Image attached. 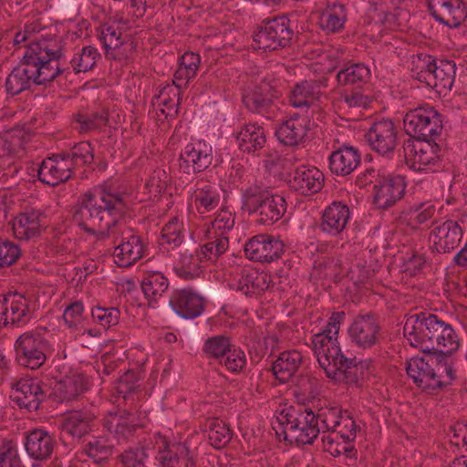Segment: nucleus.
I'll use <instances>...</instances> for the list:
<instances>
[{
  "instance_id": "obj_1",
  "label": "nucleus",
  "mask_w": 467,
  "mask_h": 467,
  "mask_svg": "<svg viewBox=\"0 0 467 467\" xmlns=\"http://www.w3.org/2000/svg\"><path fill=\"white\" fill-rule=\"evenodd\" d=\"M127 210L125 192L116 190L112 184L98 185L78 198L73 207V222L83 231L102 238L113 235V256L120 267H129L146 255L147 243L133 228L120 226Z\"/></svg>"
},
{
  "instance_id": "obj_2",
  "label": "nucleus",
  "mask_w": 467,
  "mask_h": 467,
  "mask_svg": "<svg viewBox=\"0 0 467 467\" xmlns=\"http://www.w3.org/2000/svg\"><path fill=\"white\" fill-rule=\"evenodd\" d=\"M65 44L60 37H46L30 43L19 64L13 68L5 80V91L16 96L30 89L32 85H47L65 79L70 68L64 60Z\"/></svg>"
},
{
  "instance_id": "obj_3",
  "label": "nucleus",
  "mask_w": 467,
  "mask_h": 467,
  "mask_svg": "<svg viewBox=\"0 0 467 467\" xmlns=\"http://www.w3.org/2000/svg\"><path fill=\"white\" fill-rule=\"evenodd\" d=\"M346 317L344 311L334 312L325 328L311 337V345L317 361L332 379L343 376L347 383L358 384L360 379L371 375L372 360H357L347 358L337 341L340 325Z\"/></svg>"
},
{
  "instance_id": "obj_4",
  "label": "nucleus",
  "mask_w": 467,
  "mask_h": 467,
  "mask_svg": "<svg viewBox=\"0 0 467 467\" xmlns=\"http://www.w3.org/2000/svg\"><path fill=\"white\" fill-rule=\"evenodd\" d=\"M276 420L282 426L284 440L297 446L311 445L321 432L316 413L303 406H290L283 409Z\"/></svg>"
},
{
  "instance_id": "obj_5",
  "label": "nucleus",
  "mask_w": 467,
  "mask_h": 467,
  "mask_svg": "<svg viewBox=\"0 0 467 467\" xmlns=\"http://www.w3.org/2000/svg\"><path fill=\"white\" fill-rule=\"evenodd\" d=\"M296 33L293 22L286 16L264 20L254 33L255 49L271 52L292 45Z\"/></svg>"
},
{
  "instance_id": "obj_6",
  "label": "nucleus",
  "mask_w": 467,
  "mask_h": 467,
  "mask_svg": "<svg viewBox=\"0 0 467 467\" xmlns=\"http://www.w3.org/2000/svg\"><path fill=\"white\" fill-rule=\"evenodd\" d=\"M400 136L399 126L385 118L371 121L364 135L370 150L386 159L394 157Z\"/></svg>"
},
{
  "instance_id": "obj_7",
  "label": "nucleus",
  "mask_w": 467,
  "mask_h": 467,
  "mask_svg": "<svg viewBox=\"0 0 467 467\" xmlns=\"http://www.w3.org/2000/svg\"><path fill=\"white\" fill-rule=\"evenodd\" d=\"M438 138L413 140L406 139L402 142L399 157L403 158L407 165L419 171H436L438 161Z\"/></svg>"
},
{
  "instance_id": "obj_8",
  "label": "nucleus",
  "mask_w": 467,
  "mask_h": 467,
  "mask_svg": "<svg viewBox=\"0 0 467 467\" xmlns=\"http://www.w3.org/2000/svg\"><path fill=\"white\" fill-rule=\"evenodd\" d=\"M14 348L16 361L19 366L37 369L47 361L50 345L42 335L27 331L16 338Z\"/></svg>"
},
{
  "instance_id": "obj_9",
  "label": "nucleus",
  "mask_w": 467,
  "mask_h": 467,
  "mask_svg": "<svg viewBox=\"0 0 467 467\" xmlns=\"http://www.w3.org/2000/svg\"><path fill=\"white\" fill-rule=\"evenodd\" d=\"M437 117L438 111L431 106H421L408 111L403 118V124L409 139L438 138Z\"/></svg>"
},
{
  "instance_id": "obj_10",
  "label": "nucleus",
  "mask_w": 467,
  "mask_h": 467,
  "mask_svg": "<svg viewBox=\"0 0 467 467\" xmlns=\"http://www.w3.org/2000/svg\"><path fill=\"white\" fill-rule=\"evenodd\" d=\"M11 387L10 400L15 406L28 412L37 411L47 398V390L35 379H20L12 383Z\"/></svg>"
},
{
  "instance_id": "obj_11",
  "label": "nucleus",
  "mask_w": 467,
  "mask_h": 467,
  "mask_svg": "<svg viewBox=\"0 0 467 467\" xmlns=\"http://www.w3.org/2000/svg\"><path fill=\"white\" fill-rule=\"evenodd\" d=\"M155 460L161 467H196L191 450L182 442L170 443L160 433L154 435Z\"/></svg>"
},
{
  "instance_id": "obj_12",
  "label": "nucleus",
  "mask_w": 467,
  "mask_h": 467,
  "mask_svg": "<svg viewBox=\"0 0 467 467\" xmlns=\"http://www.w3.org/2000/svg\"><path fill=\"white\" fill-rule=\"evenodd\" d=\"M213 148L205 140H199L188 143L181 151L178 161L181 172L198 174L213 163Z\"/></svg>"
},
{
  "instance_id": "obj_13",
  "label": "nucleus",
  "mask_w": 467,
  "mask_h": 467,
  "mask_svg": "<svg viewBox=\"0 0 467 467\" xmlns=\"http://www.w3.org/2000/svg\"><path fill=\"white\" fill-rule=\"evenodd\" d=\"M348 335L351 343L363 349L379 344L382 336L378 317L372 313L357 316L348 327Z\"/></svg>"
},
{
  "instance_id": "obj_14",
  "label": "nucleus",
  "mask_w": 467,
  "mask_h": 467,
  "mask_svg": "<svg viewBox=\"0 0 467 467\" xmlns=\"http://www.w3.org/2000/svg\"><path fill=\"white\" fill-rule=\"evenodd\" d=\"M31 318L29 299L23 294L9 293L0 300V327H22Z\"/></svg>"
},
{
  "instance_id": "obj_15",
  "label": "nucleus",
  "mask_w": 467,
  "mask_h": 467,
  "mask_svg": "<svg viewBox=\"0 0 467 467\" xmlns=\"http://www.w3.org/2000/svg\"><path fill=\"white\" fill-rule=\"evenodd\" d=\"M284 251L285 244L278 236L265 234L253 236L244 245L246 257L254 262H274Z\"/></svg>"
},
{
  "instance_id": "obj_16",
  "label": "nucleus",
  "mask_w": 467,
  "mask_h": 467,
  "mask_svg": "<svg viewBox=\"0 0 467 467\" xmlns=\"http://www.w3.org/2000/svg\"><path fill=\"white\" fill-rule=\"evenodd\" d=\"M104 429L112 436L118 444L131 441L140 427L139 418L131 412L118 410L109 412L103 419Z\"/></svg>"
},
{
  "instance_id": "obj_17",
  "label": "nucleus",
  "mask_w": 467,
  "mask_h": 467,
  "mask_svg": "<svg viewBox=\"0 0 467 467\" xmlns=\"http://www.w3.org/2000/svg\"><path fill=\"white\" fill-rule=\"evenodd\" d=\"M405 189L404 176L384 171L375 182L374 202L379 208L387 209L403 197Z\"/></svg>"
},
{
  "instance_id": "obj_18",
  "label": "nucleus",
  "mask_w": 467,
  "mask_h": 467,
  "mask_svg": "<svg viewBox=\"0 0 467 467\" xmlns=\"http://www.w3.org/2000/svg\"><path fill=\"white\" fill-rule=\"evenodd\" d=\"M438 367V356H422L411 358L406 367L407 374L425 391L432 393L438 389L436 368Z\"/></svg>"
},
{
  "instance_id": "obj_19",
  "label": "nucleus",
  "mask_w": 467,
  "mask_h": 467,
  "mask_svg": "<svg viewBox=\"0 0 467 467\" xmlns=\"http://www.w3.org/2000/svg\"><path fill=\"white\" fill-rule=\"evenodd\" d=\"M326 81L320 79H305L296 83L288 94V103L296 109L307 112L317 107L324 95L323 88Z\"/></svg>"
},
{
  "instance_id": "obj_20",
  "label": "nucleus",
  "mask_w": 467,
  "mask_h": 467,
  "mask_svg": "<svg viewBox=\"0 0 467 467\" xmlns=\"http://www.w3.org/2000/svg\"><path fill=\"white\" fill-rule=\"evenodd\" d=\"M36 172L38 180L47 185L55 187L68 181L74 176L70 164L61 152L52 154L42 161L37 168H32Z\"/></svg>"
},
{
  "instance_id": "obj_21",
  "label": "nucleus",
  "mask_w": 467,
  "mask_h": 467,
  "mask_svg": "<svg viewBox=\"0 0 467 467\" xmlns=\"http://www.w3.org/2000/svg\"><path fill=\"white\" fill-rule=\"evenodd\" d=\"M290 176V189L304 196L319 192L325 184L324 173L315 166L301 165Z\"/></svg>"
},
{
  "instance_id": "obj_22",
  "label": "nucleus",
  "mask_w": 467,
  "mask_h": 467,
  "mask_svg": "<svg viewBox=\"0 0 467 467\" xmlns=\"http://www.w3.org/2000/svg\"><path fill=\"white\" fill-rule=\"evenodd\" d=\"M350 219L349 207L342 202H332L322 212L318 229L332 237L340 236Z\"/></svg>"
},
{
  "instance_id": "obj_23",
  "label": "nucleus",
  "mask_w": 467,
  "mask_h": 467,
  "mask_svg": "<svg viewBox=\"0 0 467 467\" xmlns=\"http://www.w3.org/2000/svg\"><path fill=\"white\" fill-rule=\"evenodd\" d=\"M271 275L257 269L244 267L234 278L232 287L246 296H256L270 288Z\"/></svg>"
},
{
  "instance_id": "obj_24",
  "label": "nucleus",
  "mask_w": 467,
  "mask_h": 467,
  "mask_svg": "<svg viewBox=\"0 0 467 467\" xmlns=\"http://www.w3.org/2000/svg\"><path fill=\"white\" fill-rule=\"evenodd\" d=\"M169 303L172 310L184 319H194L204 311V298L191 289L173 291Z\"/></svg>"
},
{
  "instance_id": "obj_25",
  "label": "nucleus",
  "mask_w": 467,
  "mask_h": 467,
  "mask_svg": "<svg viewBox=\"0 0 467 467\" xmlns=\"http://www.w3.org/2000/svg\"><path fill=\"white\" fill-rule=\"evenodd\" d=\"M309 118L298 113L292 114L275 130L277 140L285 146L296 147L305 142L307 135Z\"/></svg>"
},
{
  "instance_id": "obj_26",
  "label": "nucleus",
  "mask_w": 467,
  "mask_h": 467,
  "mask_svg": "<svg viewBox=\"0 0 467 467\" xmlns=\"http://www.w3.org/2000/svg\"><path fill=\"white\" fill-rule=\"evenodd\" d=\"M97 416L96 408L73 410L63 419L61 431L73 439L80 440L92 431Z\"/></svg>"
},
{
  "instance_id": "obj_27",
  "label": "nucleus",
  "mask_w": 467,
  "mask_h": 467,
  "mask_svg": "<svg viewBox=\"0 0 467 467\" xmlns=\"http://www.w3.org/2000/svg\"><path fill=\"white\" fill-rule=\"evenodd\" d=\"M242 101L250 112L259 114L267 119H275L279 110L271 96L265 93L258 86L245 88L242 95Z\"/></svg>"
},
{
  "instance_id": "obj_28",
  "label": "nucleus",
  "mask_w": 467,
  "mask_h": 467,
  "mask_svg": "<svg viewBox=\"0 0 467 467\" xmlns=\"http://www.w3.org/2000/svg\"><path fill=\"white\" fill-rule=\"evenodd\" d=\"M361 163V154L358 149L343 145L330 153L328 167L331 173L345 177L351 174Z\"/></svg>"
},
{
  "instance_id": "obj_29",
  "label": "nucleus",
  "mask_w": 467,
  "mask_h": 467,
  "mask_svg": "<svg viewBox=\"0 0 467 467\" xmlns=\"http://www.w3.org/2000/svg\"><path fill=\"white\" fill-rule=\"evenodd\" d=\"M24 445L32 459L43 461L52 455L56 440L45 429H34L26 432Z\"/></svg>"
},
{
  "instance_id": "obj_30",
  "label": "nucleus",
  "mask_w": 467,
  "mask_h": 467,
  "mask_svg": "<svg viewBox=\"0 0 467 467\" xmlns=\"http://www.w3.org/2000/svg\"><path fill=\"white\" fill-rule=\"evenodd\" d=\"M348 20L347 5L332 1L327 2L326 7L320 12L318 26L326 34H337L343 31Z\"/></svg>"
},
{
  "instance_id": "obj_31",
  "label": "nucleus",
  "mask_w": 467,
  "mask_h": 467,
  "mask_svg": "<svg viewBox=\"0 0 467 467\" xmlns=\"http://www.w3.org/2000/svg\"><path fill=\"white\" fill-rule=\"evenodd\" d=\"M156 450L152 438L130 446L115 458L117 467H148V460Z\"/></svg>"
},
{
  "instance_id": "obj_32",
  "label": "nucleus",
  "mask_w": 467,
  "mask_h": 467,
  "mask_svg": "<svg viewBox=\"0 0 467 467\" xmlns=\"http://www.w3.org/2000/svg\"><path fill=\"white\" fill-rule=\"evenodd\" d=\"M304 356L298 350H285L281 352L273 361L271 371L281 383L288 382L302 365Z\"/></svg>"
},
{
  "instance_id": "obj_33",
  "label": "nucleus",
  "mask_w": 467,
  "mask_h": 467,
  "mask_svg": "<svg viewBox=\"0 0 467 467\" xmlns=\"http://www.w3.org/2000/svg\"><path fill=\"white\" fill-rule=\"evenodd\" d=\"M47 216L38 209H26L16 216L13 223L15 233L22 239H29L36 235L39 230L44 227Z\"/></svg>"
},
{
  "instance_id": "obj_34",
  "label": "nucleus",
  "mask_w": 467,
  "mask_h": 467,
  "mask_svg": "<svg viewBox=\"0 0 467 467\" xmlns=\"http://www.w3.org/2000/svg\"><path fill=\"white\" fill-rule=\"evenodd\" d=\"M88 389V382L81 375H74L55 384L49 396L57 402L63 403L76 400Z\"/></svg>"
},
{
  "instance_id": "obj_35",
  "label": "nucleus",
  "mask_w": 467,
  "mask_h": 467,
  "mask_svg": "<svg viewBox=\"0 0 467 467\" xmlns=\"http://www.w3.org/2000/svg\"><path fill=\"white\" fill-rule=\"evenodd\" d=\"M236 141L243 152L256 154L266 143L265 130L256 123L246 124L237 133Z\"/></svg>"
},
{
  "instance_id": "obj_36",
  "label": "nucleus",
  "mask_w": 467,
  "mask_h": 467,
  "mask_svg": "<svg viewBox=\"0 0 467 467\" xmlns=\"http://www.w3.org/2000/svg\"><path fill=\"white\" fill-rule=\"evenodd\" d=\"M285 212V199L282 195L274 192L271 198L265 200L252 215H255L256 222L259 224L269 226L281 220Z\"/></svg>"
},
{
  "instance_id": "obj_37",
  "label": "nucleus",
  "mask_w": 467,
  "mask_h": 467,
  "mask_svg": "<svg viewBox=\"0 0 467 467\" xmlns=\"http://www.w3.org/2000/svg\"><path fill=\"white\" fill-rule=\"evenodd\" d=\"M370 76V69L364 63L344 66L337 72V88H362Z\"/></svg>"
},
{
  "instance_id": "obj_38",
  "label": "nucleus",
  "mask_w": 467,
  "mask_h": 467,
  "mask_svg": "<svg viewBox=\"0 0 467 467\" xmlns=\"http://www.w3.org/2000/svg\"><path fill=\"white\" fill-rule=\"evenodd\" d=\"M114 445L104 436H96L85 443L77 452L78 455H86L95 464L105 467L109 463L113 454Z\"/></svg>"
},
{
  "instance_id": "obj_39",
  "label": "nucleus",
  "mask_w": 467,
  "mask_h": 467,
  "mask_svg": "<svg viewBox=\"0 0 467 467\" xmlns=\"http://www.w3.org/2000/svg\"><path fill=\"white\" fill-rule=\"evenodd\" d=\"M201 56L198 53L187 51L179 57L178 67L172 82L178 88H187L200 68Z\"/></svg>"
},
{
  "instance_id": "obj_40",
  "label": "nucleus",
  "mask_w": 467,
  "mask_h": 467,
  "mask_svg": "<svg viewBox=\"0 0 467 467\" xmlns=\"http://www.w3.org/2000/svg\"><path fill=\"white\" fill-rule=\"evenodd\" d=\"M273 191L262 182H255L241 190V209L252 215L257 208L271 198Z\"/></svg>"
},
{
  "instance_id": "obj_41",
  "label": "nucleus",
  "mask_w": 467,
  "mask_h": 467,
  "mask_svg": "<svg viewBox=\"0 0 467 467\" xmlns=\"http://www.w3.org/2000/svg\"><path fill=\"white\" fill-rule=\"evenodd\" d=\"M140 286L149 305L155 307L154 305L168 290L169 281L161 272H148L142 278Z\"/></svg>"
},
{
  "instance_id": "obj_42",
  "label": "nucleus",
  "mask_w": 467,
  "mask_h": 467,
  "mask_svg": "<svg viewBox=\"0 0 467 467\" xmlns=\"http://www.w3.org/2000/svg\"><path fill=\"white\" fill-rule=\"evenodd\" d=\"M208 241L197 249L196 256L201 262H215L229 247L228 236L223 234H211L207 232Z\"/></svg>"
},
{
  "instance_id": "obj_43",
  "label": "nucleus",
  "mask_w": 467,
  "mask_h": 467,
  "mask_svg": "<svg viewBox=\"0 0 467 467\" xmlns=\"http://www.w3.org/2000/svg\"><path fill=\"white\" fill-rule=\"evenodd\" d=\"M67 161L70 164V169L75 174L77 169L89 165L94 161V148L88 141H81L75 144L72 148L61 152Z\"/></svg>"
},
{
  "instance_id": "obj_44",
  "label": "nucleus",
  "mask_w": 467,
  "mask_h": 467,
  "mask_svg": "<svg viewBox=\"0 0 467 467\" xmlns=\"http://www.w3.org/2000/svg\"><path fill=\"white\" fill-rule=\"evenodd\" d=\"M233 344V338L225 334L213 335L204 340L202 352L207 359L219 362L231 350Z\"/></svg>"
},
{
  "instance_id": "obj_45",
  "label": "nucleus",
  "mask_w": 467,
  "mask_h": 467,
  "mask_svg": "<svg viewBox=\"0 0 467 467\" xmlns=\"http://www.w3.org/2000/svg\"><path fill=\"white\" fill-rule=\"evenodd\" d=\"M221 194L215 185L205 183L194 192V205L199 213H209L219 206Z\"/></svg>"
},
{
  "instance_id": "obj_46",
  "label": "nucleus",
  "mask_w": 467,
  "mask_h": 467,
  "mask_svg": "<svg viewBox=\"0 0 467 467\" xmlns=\"http://www.w3.org/2000/svg\"><path fill=\"white\" fill-rule=\"evenodd\" d=\"M208 439L211 444L221 449L227 445L233 437V431L229 425L218 418L210 419L206 424Z\"/></svg>"
},
{
  "instance_id": "obj_47",
  "label": "nucleus",
  "mask_w": 467,
  "mask_h": 467,
  "mask_svg": "<svg viewBox=\"0 0 467 467\" xmlns=\"http://www.w3.org/2000/svg\"><path fill=\"white\" fill-rule=\"evenodd\" d=\"M462 237L461 226L454 221L447 220L440 225V249L450 253L456 249Z\"/></svg>"
},
{
  "instance_id": "obj_48",
  "label": "nucleus",
  "mask_w": 467,
  "mask_h": 467,
  "mask_svg": "<svg viewBox=\"0 0 467 467\" xmlns=\"http://www.w3.org/2000/svg\"><path fill=\"white\" fill-rule=\"evenodd\" d=\"M201 260L196 256V253L181 254L178 264L174 266L175 274L185 280H192L200 276L202 273Z\"/></svg>"
},
{
  "instance_id": "obj_49",
  "label": "nucleus",
  "mask_w": 467,
  "mask_h": 467,
  "mask_svg": "<svg viewBox=\"0 0 467 467\" xmlns=\"http://www.w3.org/2000/svg\"><path fill=\"white\" fill-rule=\"evenodd\" d=\"M99 57L100 54L96 47L86 46L73 56L69 63L75 73L87 72L95 67Z\"/></svg>"
},
{
  "instance_id": "obj_50",
  "label": "nucleus",
  "mask_w": 467,
  "mask_h": 467,
  "mask_svg": "<svg viewBox=\"0 0 467 467\" xmlns=\"http://www.w3.org/2000/svg\"><path fill=\"white\" fill-rule=\"evenodd\" d=\"M338 101L346 107L367 109L371 103L368 96L363 93L362 88H337Z\"/></svg>"
},
{
  "instance_id": "obj_51",
  "label": "nucleus",
  "mask_w": 467,
  "mask_h": 467,
  "mask_svg": "<svg viewBox=\"0 0 467 467\" xmlns=\"http://www.w3.org/2000/svg\"><path fill=\"white\" fill-rule=\"evenodd\" d=\"M360 427L356 423L355 420L350 416L348 410H344L334 431L337 438H340L344 443H353L357 437V431Z\"/></svg>"
},
{
  "instance_id": "obj_52",
  "label": "nucleus",
  "mask_w": 467,
  "mask_h": 467,
  "mask_svg": "<svg viewBox=\"0 0 467 467\" xmlns=\"http://www.w3.org/2000/svg\"><path fill=\"white\" fill-rule=\"evenodd\" d=\"M218 363L227 371L240 374L246 367V355L241 347L233 344L231 350L227 351V354Z\"/></svg>"
},
{
  "instance_id": "obj_53",
  "label": "nucleus",
  "mask_w": 467,
  "mask_h": 467,
  "mask_svg": "<svg viewBox=\"0 0 467 467\" xmlns=\"http://www.w3.org/2000/svg\"><path fill=\"white\" fill-rule=\"evenodd\" d=\"M444 445L440 447V454L441 450L454 451L460 446H467V425L462 423H455L449 427L446 435L443 438Z\"/></svg>"
},
{
  "instance_id": "obj_54",
  "label": "nucleus",
  "mask_w": 467,
  "mask_h": 467,
  "mask_svg": "<svg viewBox=\"0 0 467 467\" xmlns=\"http://www.w3.org/2000/svg\"><path fill=\"white\" fill-rule=\"evenodd\" d=\"M184 231L182 221L178 217H173L162 227V242L170 244L172 248L178 247L183 242Z\"/></svg>"
},
{
  "instance_id": "obj_55",
  "label": "nucleus",
  "mask_w": 467,
  "mask_h": 467,
  "mask_svg": "<svg viewBox=\"0 0 467 467\" xmlns=\"http://www.w3.org/2000/svg\"><path fill=\"white\" fill-rule=\"evenodd\" d=\"M440 327H442L440 333V358L451 356L457 351L460 342L454 329L445 322L440 320Z\"/></svg>"
},
{
  "instance_id": "obj_56",
  "label": "nucleus",
  "mask_w": 467,
  "mask_h": 467,
  "mask_svg": "<svg viewBox=\"0 0 467 467\" xmlns=\"http://www.w3.org/2000/svg\"><path fill=\"white\" fill-rule=\"evenodd\" d=\"M344 410L338 407H325L318 410L317 416V424L321 422V431L333 432Z\"/></svg>"
},
{
  "instance_id": "obj_57",
  "label": "nucleus",
  "mask_w": 467,
  "mask_h": 467,
  "mask_svg": "<svg viewBox=\"0 0 467 467\" xmlns=\"http://www.w3.org/2000/svg\"><path fill=\"white\" fill-rule=\"evenodd\" d=\"M182 89V88H178L173 83L172 85L167 84L159 91V94L154 97V99H160V105H162L169 111L173 110L176 114L181 103Z\"/></svg>"
},
{
  "instance_id": "obj_58",
  "label": "nucleus",
  "mask_w": 467,
  "mask_h": 467,
  "mask_svg": "<svg viewBox=\"0 0 467 467\" xmlns=\"http://www.w3.org/2000/svg\"><path fill=\"white\" fill-rule=\"evenodd\" d=\"M235 224V215L228 208L223 207L216 213L214 220L212 222V227L208 230L211 234H223L224 235L234 228Z\"/></svg>"
},
{
  "instance_id": "obj_59",
  "label": "nucleus",
  "mask_w": 467,
  "mask_h": 467,
  "mask_svg": "<svg viewBox=\"0 0 467 467\" xmlns=\"http://www.w3.org/2000/svg\"><path fill=\"white\" fill-rule=\"evenodd\" d=\"M120 311L117 307L95 306L91 310L93 321L104 328L117 325L119 321Z\"/></svg>"
},
{
  "instance_id": "obj_60",
  "label": "nucleus",
  "mask_w": 467,
  "mask_h": 467,
  "mask_svg": "<svg viewBox=\"0 0 467 467\" xmlns=\"http://www.w3.org/2000/svg\"><path fill=\"white\" fill-rule=\"evenodd\" d=\"M461 0H447L441 4L444 12L451 16V19L445 18L440 15V24H443L450 28L458 27L462 20L463 10L461 7Z\"/></svg>"
},
{
  "instance_id": "obj_61",
  "label": "nucleus",
  "mask_w": 467,
  "mask_h": 467,
  "mask_svg": "<svg viewBox=\"0 0 467 467\" xmlns=\"http://www.w3.org/2000/svg\"><path fill=\"white\" fill-rule=\"evenodd\" d=\"M20 247L9 240L0 239V268L15 265L21 257Z\"/></svg>"
},
{
  "instance_id": "obj_62",
  "label": "nucleus",
  "mask_w": 467,
  "mask_h": 467,
  "mask_svg": "<svg viewBox=\"0 0 467 467\" xmlns=\"http://www.w3.org/2000/svg\"><path fill=\"white\" fill-rule=\"evenodd\" d=\"M84 306L81 301H75L68 305L64 313L63 319L69 328L78 329L83 321Z\"/></svg>"
},
{
  "instance_id": "obj_63",
  "label": "nucleus",
  "mask_w": 467,
  "mask_h": 467,
  "mask_svg": "<svg viewBox=\"0 0 467 467\" xmlns=\"http://www.w3.org/2000/svg\"><path fill=\"white\" fill-rule=\"evenodd\" d=\"M456 76V64L452 60L440 59V86L451 89Z\"/></svg>"
},
{
  "instance_id": "obj_64",
  "label": "nucleus",
  "mask_w": 467,
  "mask_h": 467,
  "mask_svg": "<svg viewBox=\"0 0 467 467\" xmlns=\"http://www.w3.org/2000/svg\"><path fill=\"white\" fill-rule=\"evenodd\" d=\"M140 379L138 369H129L123 373L119 379L118 391L124 395L132 392L137 388V382Z\"/></svg>"
}]
</instances>
